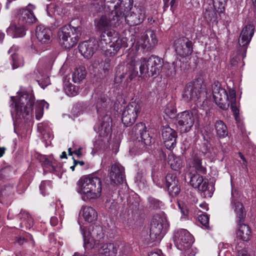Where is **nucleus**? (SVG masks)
I'll list each match as a JSON object with an SVG mask.
<instances>
[{"mask_svg": "<svg viewBox=\"0 0 256 256\" xmlns=\"http://www.w3.org/2000/svg\"><path fill=\"white\" fill-rule=\"evenodd\" d=\"M120 4L114 6V10L108 14L102 15L94 20L96 28L98 30H112V28L118 26L124 21V11L129 10L133 4V0H120Z\"/></svg>", "mask_w": 256, "mask_h": 256, "instance_id": "f257e3e1", "label": "nucleus"}, {"mask_svg": "<svg viewBox=\"0 0 256 256\" xmlns=\"http://www.w3.org/2000/svg\"><path fill=\"white\" fill-rule=\"evenodd\" d=\"M210 97V94L206 90L204 80L200 78L187 84L182 94V98L186 102L194 101L202 110L208 107Z\"/></svg>", "mask_w": 256, "mask_h": 256, "instance_id": "f03ea898", "label": "nucleus"}, {"mask_svg": "<svg viewBox=\"0 0 256 256\" xmlns=\"http://www.w3.org/2000/svg\"><path fill=\"white\" fill-rule=\"evenodd\" d=\"M102 184L100 178L97 176H84L76 182V191L80 194L82 200L88 202L100 196Z\"/></svg>", "mask_w": 256, "mask_h": 256, "instance_id": "7ed1b4c3", "label": "nucleus"}, {"mask_svg": "<svg viewBox=\"0 0 256 256\" xmlns=\"http://www.w3.org/2000/svg\"><path fill=\"white\" fill-rule=\"evenodd\" d=\"M14 104V110L12 112L14 119L29 120L32 116L34 96L32 92L24 91L18 93L16 97H11Z\"/></svg>", "mask_w": 256, "mask_h": 256, "instance_id": "20e7f679", "label": "nucleus"}, {"mask_svg": "<svg viewBox=\"0 0 256 256\" xmlns=\"http://www.w3.org/2000/svg\"><path fill=\"white\" fill-rule=\"evenodd\" d=\"M58 35L61 46L66 48H70L76 44L80 33L78 28L65 26L59 30Z\"/></svg>", "mask_w": 256, "mask_h": 256, "instance_id": "39448f33", "label": "nucleus"}, {"mask_svg": "<svg viewBox=\"0 0 256 256\" xmlns=\"http://www.w3.org/2000/svg\"><path fill=\"white\" fill-rule=\"evenodd\" d=\"M168 224L164 216L155 215L152 221L150 236L153 242H160L164 235Z\"/></svg>", "mask_w": 256, "mask_h": 256, "instance_id": "423d86ee", "label": "nucleus"}, {"mask_svg": "<svg viewBox=\"0 0 256 256\" xmlns=\"http://www.w3.org/2000/svg\"><path fill=\"white\" fill-rule=\"evenodd\" d=\"M198 114L196 108L190 110H186L178 114L176 126L180 130L186 132L190 130L194 125V119Z\"/></svg>", "mask_w": 256, "mask_h": 256, "instance_id": "0eeeda50", "label": "nucleus"}, {"mask_svg": "<svg viewBox=\"0 0 256 256\" xmlns=\"http://www.w3.org/2000/svg\"><path fill=\"white\" fill-rule=\"evenodd\" d=\"M140 104L138 101L130 102L124 109L122 116V120L124 124L130 126L136 121L141 111Z\"/></svg>", "mask_w": 256, "mask_h": 256, "instance_id": "6e6552de", "label": "nucleus"}, {"mask_svg": "<svg viewBox=\"0 0 256 256\" xmlns=\"http://www.w3.org/2000/svg\"><path fill=\"white\" fill-rule=\"evenodd\" d=\"M214 99L218 106L222 110H226L230 105V96L226 91L221 88L220 84L214 82L212 86Z\"/></svg>", "mask_w": 256, "mask_h": 256, "instance_id": "1a4fd4ad", "label": "nucleus"}, {"mask_svg": "<svg viewBox=\"0 0 256 256\" xmlns=\"http://www.w3.org/2000/svg\"><path fill=\"white\" fill-rule=\"evenodd\" d=\"M132 6L126 11L122 10L124 14V20L130 26L138 25L141 24L146 18L145 10L142 7H135L132 9Z\"/></svg>", "mask_w": 256, "mask_h": 256, "instance_id": "9d476101", "label": "nucleus"}, {"mask_svg": "<svg viewBox=\"0 0 256 256\" xmlns=\"http://www.w3.org/2000/svg\"><path fill=\"white\" fill-rule=\"evenodd\" d=\"M174 238L176 248L184 252L189 250L194 242L192 236L185 229H180L175 232Z\"/></svg>", "mask_w": 256, "mask_h": 256, "instance_id": "9b49d317", "label": "nucleus"}, {"mask_svg": "<svg viewBox=\"0 0 256 256\" xmlns=\"http://www.w3.org/2000/svg\"><path fill=\"white\" fill-rule=\"evenodd\" d=\"M128 64L132 66H139L140 76L144 77L146 74H150V65L148 58H138L134 53L130 52L128 56Z\"/></svg>", "mask_w": 256, "mask_h": 256, "instance_id": "f8f14e48", "label": "nucleus"}, {"mask_svg": "<svg viewBox=\"0 0 256 256\" xmlns=\"http://www.w3.org/2000/svg\"><path fill=\"white\" fill-rule=\"evenodd\" d=\"M174 47L176 54L182 57L188 56L192 52V43L186 37L176 39L174 42Z\"/></svg>", "mask_w": 256, "mask_h": 256, "instance_id": "ddd939ff", "label": "nucleus"}, {"mask_svg": "<svg viewBox=\"0 0 256 256\" xmlns=\"http://www.w3.org/2000/svg\"><path fill=\"white\" fill-rule=\"evenodd\" d=\"M132 130L136 135H140V140H138V143L142 148H146V146L151 144V138L146 131V128L144 123L140 122L136 124Z\"/></svg>", "mask_w": 256, "mask_h": 256, "instance_id": "4468645a", "label": "nucleus"}, {"mask_svg": "<svg viewBox=\"0 0 256 256\" xmlns=\"http://www.w3.org/2000/svg\"><path fill=\"white\" fill-rule=\"evenodd\" d=\"M162 138L166 148L172 150L176 146L177 132L170 126H166L162 129Z\"/></svg>", "mask_w": 256, "mask_h": 256, "instance_id": "2eb2a0df", "label": "nucleus"}, {"mask_svg": "<svg viewBox=\"0 0 256 256\" xmlns=\"http://www.w3.org/2000/svg\"><path fill=\"white\" fill-rule=\"evenodd\" d=\"M34 6L28 4L26 8L20 10L18 14V20L24 24L35 22L36 18L33 12Z\"/></svg>", "mask_w": 256, "mask_h": 256, "instance_id": "dca6fc26", "label": "nucleus"}, {"mask_svg": "<svg viewBox=\"0 0 256 256\" xmlns=\"http://www.w3.org/2000/svg\"><path fill=\"white\" fill-rule=\"evenodd\" d=\"M234 192H232L230 206L236 214V221L238 223L243 222L246 216V211L242 204L234 198Z\"/></svg>", "mask_w": 256, "mask_h": 256, "instance_id": "f3484780", "label": "nucleus"}, {"mask_svg": "<svg viewBox=\"0 0 256 256\" xmlns=\"http://www.w3.org/2000/svg\"><path fill=\"white\" fill-rule=\"evenodd\" d=\"M254 26L252 24L246 25L242 30L240 33L238 44L240 46L243 48V50L246 52V46L249 44L254 34Z\"/></svg>", "mask_w": 256, "mask_h": 256, "instance_id": "a211bd4d", "label": "nucleus"}, {"mask_svg": "<svg viewBox=\"0 0 256 256\" xmlns=\"http://www.w3.org/2000/svg\"><path fill=\"white\" fill-rule=\"evenodd\" d=\"M98 46L95 40H90L83 42L79 44L78 49L80 53L86 58L92 56L96 50Z\"/></svg>", "mask_w": 256, "mask_h": 256, "instance_id": "6ab92c4d", "label": "nucleus"}, {"mask_svg": "<svg viewBox=\"0 0 256 256\" xmlns=\"http://www.w3.org/2000/svg\"><path fill=\"white\" fill-rule=\"evenodd\" d=\"M166 186L170 196H175L180 192L178 181L175 174H168L166 177Z\"/></svg>", "mask_w": 256, "mask_h": 256, "instance_id": "aec40b11", "label": "nucleus"}, {"mask_svg": "<svg viewBox=\"0 0 256 256\" xmlns=\"http://www.w3.org/2000/svg\"><path fill=\"white\" fill-rule=\"evenodd\" d=\"M124 168L119 164L112 165L110 174L112 182L115 184L122 183L124 179Z\"/></svg>", "mask_w": 256, "mask_h": 256, "instance_id": "412c9836", "label": "nucleus"}, {"mask_svg": "<svg viewBox=\"0 0 256 256\" xmlns=\"http://www.w3.org/2000/svg\"><path fill=\"white\" fill-rule=\"evenodd\" d=\"M36 34L38 40L42 44H48L51 42L52 32L44 26L40 25L36 27Z\"/></svg>", "mask_w": 256, "mask_h": 256, "instance_id": "4be33fe9", "label": "nucleus"}, {"mask_svg": "<svg viewBox=\"0 0 256 256\" xmlns=\"http://www.w3.org/2000/svg\"><path fill=\"white\" fill-rule=\"evenodd\" d=\"M100 36L98 46L100 49L104 50H108V45L110 43L112 37L115 35L116 32L113 30H102Z\"/></svg>", "mask_w": 256, "mask_h": 256, "instance_id": "5701e85b", "label": "nucleus"}, {"mask_svg": "<svg viewBox=\"0 0 256 256\" xmlns=\"http://www.w3.org/2000/svg\"><path fill=\"white\" fill-rule=\"evenodd\" d=\"M190 184L194 188L204 192L205 195L207 194L208 182L207 180H204L202 176L199 174H196L191 176Z\"/></svg>", "mask_w": 256, "mask_h": 256, "instance_id": "b1692460", "label": "nucleus"}, {"mask_svg": "<svg viewBox=\"0 0 256 256\" xmlns=\"http://www.w3.org/2000/svg\"><path fill=\"white\" fill-rule=\"evenodd\" d=\"M148 62L150 65L149 76L159 74L163 65L162 60L158 56H152L148 58Z\"/></svg>", "mask_w": 256, "mask_h": 256, "instance_id": "393cba45", "label": "nucleus"}, {"mask_svg": "<svg viewBox=\"0 0 256 256\" xmlns=\"http://www.w3.org/2000/svg\"><path fill=\"white\" fill-rule=\"evenodd\" d=\"M7 32L12 34L14 38L23 37L26 32L25 24L20 22H14L8 28Z\"/></svg>", "mask_w": 256, "mask_h": 256, "instance_id": "a878e982", "label": "nucleus"}, {"mask_svg": "<svg viewBox=\"0 0 256 256\" xmlns=\"http://www.w3.org/2000/svg\"><path fill=\"white\" fill-rule=\"evenodd\" d=\"M111 124L110 118L108 116H106L102 118L100 124L95 126V128H98V132L101 136H108L111 132Z\"/></svg>", "mask_w": 256, "mask_h": 256, "instance_id": "bb28decb", "label": "nucleus"}, {"mask_svg": "<svg viewBox=\"0 0 256 256\" xmlns=\"http://www.w3.org/2000/svg\"><path fill=\"white\" fill-rule=\"evenodd\" d=\"M142 42H139L143 47L150 48L154 46L158 42L156 32L148 30L142 36Z\"/></svg>", "mask_w": 256, "mask_h": 256, "instance_id": "cd10ccee", "label": "nucleus"}, {"mask_svg": "<svg viewBox=\"0 0 256 256\" xmlns=\"http://www.w3.org/2000/svg\"><path fill=\"white\" fill-rule=\"evenodd\" d=\"M80 230L84 238V246L86 250H90L97 247L100 243L90 235V232L86 228L80 226Z\"/></svg>", "mask_w": 256, "mask_h": 256, "instance_id": "c85d7f7f", "label": "nucleus"}, {"mask_svg": "<svg viewBox=\"0 0 256 256\" xmlns=\"http://www.w3.org/2000/svg\"><path fill=\"white\" fill-rule=\"evenodd\" d=\"M252 231L248 225L240 224L236 231V238L243 242H248L250 240Z\"/></svg>", "mask_w": 256, "mask_h": 256, "instance_id": "c756f323", "label": "nucleus"}, {"mask_svg": "<svg viewBox=\"0 0 256 256\" xmlns=\"http://www.w3.org/2000/svg\"><path fill=\"white\" fill-rule=\"evenodd\" d=\"M98 252L101 256H116L118 252V247L112 243L102 244H100Z\"/></svg>", "mask_w": 256, "mask_h": 256, "instance_id": "7c9ffc66", "label": "nucleus"}, {"mask_svg": "<svg viewBox=\"0 0 256 256\" xmlns=\"http://www.w3.org/2000/svg\"><path fill=\"white\" fill-rule=\"evenodd\" d=\"M80 214L84 220L88 222H92L96 220L98 213L92 207L90 206H83L82 207Z\"/></svg>", "mask_w": 256, "mask_h": 256, "instance_id": "2f4dec72", "label": "nucleus"}, {"mask_svg": "<svg viewBox=\"0 0 256 256\" xmlns=\"http://www.w3.org/2000/svg\"><path fill=\"white\" fill-rule=\"evenodd\" d=\"M16 216L20 220V227L21 228H25L26 229H29L32 226L33 220L26 210H21Z\"/></svg>", "mask_w": 256, "mask_h": 256, "instance_id": "473e14b6", "label": "nucleus"}, {"mask_svg": "<svg viewBox=\"0 0 256 256\" xmlns=\"http://www.w3.org/2000/svg\"><path fill=\"white\" fill-rule=\"evenodd\" d=\"M18 50V47L16 46H13L8 50V52H14L12 54V68L15 69L20 66H22L24 64V58L22 56L16 54L15 52Z\"/></svg>", "mask_w": 256, "mask_h": 256, "instance_id": "72a5a7b5", "label": "nucleus"}, {"mask_svg": "<svg viewBox=\"0 0 256 256\" xmlns=\"http://www.w3.org/2000/svg\"><path fill=\"white\" fill-rule=\"evenodd\" d=\"M14 192V188L11 185L0 187V202H4L11 198Z\"/></svg>", "mask_w": 256, "mask_h": 256, "instance_id": "f704fd0d", "label": "nucleus"}, {"mask_svg": "<svg viewBox=\"0 0 256 256\" xmlns=\"http://www.w3.org/2000/svg\"><path fill=\"white\" fill-rule=\"evenodd\" d=\"M127 41L128 39L126 38H118L115 42L110 46V48H112V50H108L110 51V54L114 55L121 48L126 47Z\"/></svg>", "mask_w": 256, "mask_h": 256, "instance_id": "c9c22d12", "label": "nucleus"}, {"mask_svg": "<svg viewBox=\"0 0 256 256\" xmlns=\"http://www.w3.org/2000/svg\"><path fill=\"white\" fill-rule=\"evenodd\" d=\"M168 164L170 165L171 168L174 170H179L182 166L181 158L173 154H170L168 156Z\"/></svg>", "mask_w": 256, "mask_h": 256, "instance_id": "e433bc0d", "label": "nucleus"}, {"mask_svg": "<svg viewBox=\"0 0 256 256\" xmlns=\"http://www.w3.org/2000/svg\"><path fill=\"white\" fill-rule=\"evenodd\" d=\"M229 96H230L229 102H230V104L231 110L234 113L236 120L238 121V120H239L240 118H239V116H238V110L236 106V92H235L234 90H229Z\"/></svg>", "mask_w": 256, "mask_h": 256, "instance_id": "4c0bfd02", "label": "nucleus"}, {"mask_svg": "<svg viewBox=\"0 0 256 256\" xmlns=\"http://www.w3.org/2000/svg\"><path fill=\"white\" fill-rule=\"evenodd\" d=\"M49 104L44 100H38L36 104V118L37 120L41 118L44 114V109H48Z\"/></svg>", "mask_w": 256, "mask_h": 256, "instance_id": "58836bf2", "label": "nucleus"}, {"mask_svg": "<svg viewBox=\"0 0 256 256\" xmlns=\"http://www.w3.org/2000/svg\"><path fill=\"white\" fill-rule=\"evenodd\" d=\"M215 129L217 135L220 138H225L228 134L227 127L222 120H218L215 124Z\"/></svg>", "mask_w": 256, "mask_h": 256, "instance_id": "ea45409f", "label": "nucleus"}, {"mask_svg": "<svg viewBox=\"0 0 256 256\" xmlns=\"http://www.w3.org/2000/svg\"><path fill=\"white\" fill-rule=\"evenodd\" d=\"M204 16L209 22H214L216 21L218 18L216 13L210 6H208L205 8V10L204 12Z\"/></svg>", "mask_w": 256, "mask_h": 256, "instance_id": "a19ab883", "label": "nucleus"}, {"mask_svg": "<svg viewBox=\"0 0 256 256\" xmlns=\"http://www.w3.org/2000/svg\"><path fill=\"white\" fill-rule=\"evenodd\" d=\"M64 90L66 94L70 96H74L77 94L78 92V88L68 80H65L64 81Z\"/></svg>", "mask_w": 256, "mask_h": 256, "instance_id": "79ce46f5", "label": "nucleus"}, {"mask_svg": "<svg viewBox=\"0 0 256 256\" xmlns=\"http://www.w3.org/2000/svg\"><path fill=\"white\" fill-rule=\"evenodd\" d=\"M90 235L94 238L96 240H97L100 243L104 237L102 228L99 226H93L91 232H90Z\"/></svg>", "mask_w": 256, "mask_h": 256, "instance_id": "37998d69", "label": "nucleus"}, {"mask_svg": "<svg viewBox=\"0 0 256 256\" xmlns=\"http://www.w3.org/2000/svg\"><path fill=\"white\" fill-rule=\"evenodd\" d=\"M214 7L219 14L223 13L225 10V6L227 0H212Z\"/></svg>", "mask_w": 256, "mask_h": 256, "instance_id": "c03bdc74", "label": "nucleus"}, {"mask_svg": "<svg viewBox=\"0 0 256 256\" xmlns=\"http://www.w3.org/2000/svg\"><path fill=\"white\" fill-rule=\"evenodd\" d=\"M106 100L107 98L104 94H102L98 97L96 102V108L98 112H99L106 106Z\"/></svg>", "mask_w": 256, "mask_h": 256, "instance_id": "a18cd8bd", "label": "nucleus"}, {"mask_svg": "<svg viewBox=\"0 0 256 256\" xmlns=\"http://www.w3.org/2000/svg\"><path fill=\"white\" fill-rule=\"evenodd\" d=\"M148 202L150 207L154 209H160L164 206V204L162 201L152 197L148 198Z\"/></svg>", "mask_w": 256, "mask_h": 256, "instance_id": "49530a36", "label": "nucleus"}, {"mask_svg": "<svg viewBox=\"0 0 256 256\" xmlns=\"http://www.w3.org/2000/svg\"><path fill=\"white\" fill-rule=\"evenodd\" d=\"M119 217L123 222H128L130 217L129 210L126 208H122L120 210Z\"/></svg>", "mask_w": 256, "mask_h": 256, "instance_id": "de8ad7c7", "label": "nucleus"}, {"mask_svg": "<svg viewBox=\"0 0 256 256\" xmlns=\"http://www.w3.org/2000/svg\"><path fill=\"white\" fill-rule=\"evenodd\" d=\"M84 77L85 72H82V70H77L72 75L73 81L74 82H77L79 80L84 79Z\"/></svg>", "mask_w": 256, "mask_h": 256, "instance_id": "09e8293b", "label": "nucleus"}, {"mask_svg": "<svg viewBox=\"0 0 256 256\" xmlns=\"http://www.w3.org/2000/svg\"><path fill=\"white\" fill-rule=\"evenodd\" d=\"M194 166L196 169L200 172H204V168L202 165V158L198 156H195L194 158Z\"/></svg>", "mask_w": 256, "mask_h": 256, "instance_id": "8fccbe9b", "label": "nucleus"}, {"mask_svg": "<svg viewBox=\"0 0 256 256\" xmlns=\"http://www.w3.org/2000/svg\"><path fill=\"white\" fill-rule=\"evenodd\" d=\"M198 221L205 228H208L209 224V218L208 215L200 214L198 217Z\"/></svg>", "mask_w": 256, "mask_h": 256, "instance_id": "3c124183", "label": "nucleus"}, {"mask_svg": "<svg viewBox=\"0 0 256 256\" xmlns=\"http://www.w3.org/2000/svg\"><path fill=\"white\" fill-rule=\"evenodd\" d=\"M46 9L48 14L52 16V14H58V9H60V8L54 4L51 3L47 5Z\"/></svg>", "mask_w": 256, "mask_h": 256, "instance_id": "603ef678", "label": "nucleus"}, {"mask_svg": "<svg viewBox=\"0 0 256 256\" xmlns=\"http://www.w3.org/2000/svg\"><path fill=\"white\" fill-rule=\"evenodd\" d=\"M165 67L166 68L167 70L166 74L168 76H173L176 74L175 65L173 62L172 63H168L165 65Z\"/></svg>", "mask_w": 256, "mask_h": 256, "instance_id": "864d4df0", "label": "nucleus"}, {"mask_svg": "<svg viewBox=\"0 0 256 256\" xmlns=\"http://www.w3.org/2000/svg\"><path fill=\"white\" fill-rule=\"evenodd\" d=\"M45 164H46L51 166L54 172H58L60 170L62 167V164L60 163L57 164L55 160L52 162L49 160H46Z\"/></svg>", "mask_w": 256, "mask_h": 256, "instance_id": "5fc2aeb1", "label": "nucleus"}, {"mask_svg": "<svg viewBox=\"0 0 256 256\" xmlns=\"http://www.w3.org/2000/svg\"><path fill=\"white\" fill-rule=\"evenodd\" d=\"M129 66L130 70L128 72V78L130 80H132L138 75V72L137 70L136 66Z\"/></svg>", "mask_w": 256, "mask_h": 256, "instance_id": "6e6d98bb", "label": "nucleus"}, {"mask_svg": "<svg viewBox=\"0 0 256 256\" xmlns=\"http://www.w3.org/2000/svg\"><path fill=\"white\" fill-rule=\"evenodd\" d=\"M106 206L108 207L110 212H114L118 210V206L116 202L113 201L110 204L109 206H108V204Z\"/></svg>", "mask_w": 256, "mask_h": 256, "instance_id": "4d7b16f0", "label": "nucleus"}, {"mask_svg": "<svg viewBox=\"0 0 256 256\" xmlns=\"http://www.w3.org/2000/svg\"><path fill=\"white\" fill-rule=\"evenodd\" d=\"M49 184L48 182H42L40 186V190L41 194L43 195H45L44 191L46 188V186Z\"/></svg>", "mask_w": 256, "mask_h": 256, "instance_id": "13d9d810", "label": "nucleus"}, {"mask_svg": "<svg viewBox=\"0 0 256 256\" xmlns=\"http://www.w3.org/2000/svg\"><path fill=\"white\" fill-rule=\"evenodd\" d=\"M51 225L53 226H56L58 223V220L57 218L53 216L52 217L50 220Z\"/></svg>", "mask_w": 256, "mask_h": 256, "instance_id": "bf43d9fd", "label": "nucleus"}, {"mask_svg": "<svg viewBox=\"0 0 256 256\" xmlns=\"http://www.w3.org/2000/svg\"><path fill=\"white\" fill-rule=\"evenodd\" d=\"M199 206L203 210H208V204L205 202L200 204Z\"/></svg>", "mask_w": 256, "mask_h": 256, "instance_id": "052dcab7", "label": "nucleus"}, {"mask_svg": "<svg viewBox=\"0 0 256 256\" xmlns=\"http://www.w3.org/2000/svg\"><path fill=\"white\" fill-rule=\"evenodd\" d=\"M16 241L19 244L22 245L25 242L26 240L24 238L18 237L17 238Z\"/></svg>", "mask_w": 256, "mask_h": 256, "instance_id": "680f3d73", "label": "nucleus"}, {"mask_svg": "<svg viewBox=\"0 0 256 256\" xmlns=\"http://www.w3.org/2000/svg\"><path fill=\"white\" fill-rule=\"evenodd\" d=\"M161 252L160 250L157 252H152L148 254V256H161Z\"/></svg>", "mask_w": 256, "mask_h": 256, "instance_id": "e2e57ef3", "label": "nucleus"}, {"mask_svg": "<svg viewBox=\"0 0 256 256\" xmlns=\"http://www.w3.org/2000/svg\"><path fill=\"white\" fill-rule=\"evenodd\" d=\"M81 150L82 148H79L78 149L76 150H75L73 152L74 154L76 155L77 156L78 158L80 157V156H82V152H81Z\"/></svg>", "mask_w": 256, "mask_h": 256, "instance_id": "0e129e2a", "label": "nucleus"}, {"mask_svg": "<svg viewBox=\"0 0 256 256\" xmlns=\"http://www.w3.org/2000/svg\"><path fill=\"white\" fill-rule=\"evenodd\" d=\"M239 156H240V158L242 160L243 164L245 166H247V162H246L244 156V155L242 153L240 152Z\"/></svg>", "mask_w": 256, "mask_h": 256, "instance_id": "69168bd1", "label": "nucleus"}, {"mask_svg": "<svg viewBox=\"0 0 256 256\" xmlns=\"http://www.w3.org/2000/svg\"><path fill=\"white\" fill-rule=\"evenodd\" d=\"M238 256H248V255L246 251L242 250L238 252Z\"/></svg>", "mask_w": 256, "mask_h": 256, "instance_id": "338daca9", "label": "nucleus"}, {"mask_svg": "<svg viewBox=\"0 0 256 256\" xmlns=\"http://www.w3.org/2000/svg\"><path fill=\"white\" fill-rule=\"evenodd\" d=\"M10 170V168L9 167L2 168L0 170V172L2 173V174H6L7 172Z\"/></svg>", "mask_w": 256, "mask_h": 256, "instance_id": "774afa93", "label": "nucleus"}]
</instances>
